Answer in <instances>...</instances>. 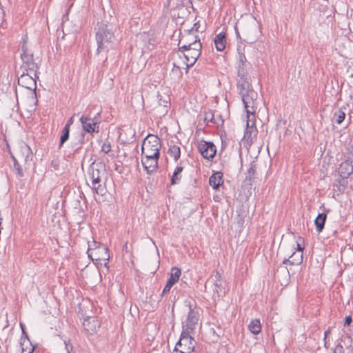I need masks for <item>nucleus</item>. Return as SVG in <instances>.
Listing matches in <instances>:
<instances>
[{"instance_id": "44", "label": "nucleus", "mask_w": 353, "mask_h": 353, "mask_svg": "<svg viewBox=\"0 0 353 353\" xmlns=\"http://www.w3.org/2000/svg\"><path fill=\"white\" fill-rule=\"evenodd\" d=\"M333 353H344L343 347L341 344H338L334 350Z\"/></svg>"}, {"instance_id": "34", "label": "nucleus", "mask_w": 353, "mask_h": 353, "mask_svg": "<svg viewBox=\"0 0 353 353\" xmlns=\"http://www.w3.org/2000/svg\"><path fill=\"white\" fill-rule=\"evenodd\" d=\"M203 121L207 124L209 122H211L212 123H216L214 118V114L211 110H209L204 112Z\"/></svg>"}, {"instance_id": "50", "label": "nucleus", "mask_w": 353, "mask_h": 353, "mask_svg": "<svg viewBox=\"0 0 353 353\" xmlns=\"http://www.w3.org/2000/svg\"><path fill=\"white\" fill-rule=\"evenodd\" d=\"M21 50H22V53L21 54H29L28 52V50H27V47H26V41L25 40H23V43L21 46Z\"/></svg>"}, {"instance_id": "29", "label": "nucleus", "mask_w": 353, "mask_h": 353, "mask_svg": "<svg viewBox=\"0 0 353 353\" xmlns=\"http://www.w3.org/2000/svg\"><path fill=\"white\" fill-rule=\"evenodd\" d=\"M168 153L174 158L175 161H177L181 157V149L179 146L175 145H170Z\"/></svg>"}, {"instance_id": "62", "label": "nucleus", "mask_w": 353, "mask_h": 353, "mask_svg": "<svg viewBox=\"0 0 353 353\" xmlns=\"http://www.w3.org/2000/svg\"><path fill=\"white\" fill-rule=\"evenodd\" d=\"M3 15L4 16L5 15V11L3 10Z\"/></svg>"}, {"instance_id": "8", "label": "nucleus", "mask_w": 353, "mask_h": 353, "mask_svg": "<svg viewBox=\"0 0 353 353\" xmlns=\"http://www.w3.org/2000/svg\"><path fill=\"white\" fill-rule=\"evenodd\" d=\"M21 58L23 61L21 70L24 72H32L34 73V76L39 78L38 70L39 69V66L34 61L33 54H21Z\"/></svg>"}, {"instance_id": "61", "label": "nucleus", "mask_w": 353, "mask_h": 353, "mask_svg": "<svg viewBox=\"0 0 353 353\" xmlns=\"http://www.w3.org/2000/svg\"><path fill=\"white\" fill-rule=\"evenodd\" d=\"M28 154H27V156H26V159H25V161H28Z\"/></svg>"}, {"instance_id": "38", "label": "nucleus", "mask_w": 353, "mask_h": 353, "mask_svg": "<svg viewBox=\"0 0 353 353\" xmlns=\"http://www.w3.org/2000/svg\"><path fill=\"white\" fill-rule=\"evenodd\" d=\"M111 150V143L108 140H106L101 146V151L108 154Z\"/></svg>"}, {"instance_id": "48", "label": "nucleus", "mask_w": 353, "mask_h": 353, "mask_svg": "<svg viewBox=\"0 0 353 353\" xmlns=\"http://www.w3.org/2000/svg\"><path fill=\"white\" fill-rule=\"evenodd\" d=\"M352 321V319L351 317V316H347L345 317V323H344V325L345 326H348L351 324Z\"/></svg>"}, {"instance_id": "54", "label": "nucleus", "mask_w": 353, "mask_h": 353, "mask_svg": "<svg viewBox=\"0 0 353 353\" xmlns=\"http://www.w3.org/2000/svg\"><path fill=\"white\" fill-rule=\"evenodd\" d=\"M290 261H291V259L289 257V259H284L283 261V264L289 263L290 265Z\"/></svg>"}, {"instance_id": "41", "label": "nucleus", "mask_w": 353, "mask_h": 353, "mask_svg": "<svg viewBox=\"0 0 353 353\" xmlns=\"http://www.w3.org/2000/svg\"><path fill=\"white\" fill-rule=\"evenodd\" d=\"M173 68L172 70V72H176L177 74H179L180 77L182 75V72L181 70V67L179 65H177L176 63L174 61L172 63Z\"/></svg>"}, {"instance_id": "63", "label": "nucleus", "mask_w": 353, "mask_h": 353, "mask_svg": "<svg viewBox=\"0 0 353 353\" xmlns=\"http://www.w3.org/2000/svg\"><path fill=\"white\" fill-rule=\"evenodd\" d=\"M176 353H180V350H179V351H178V350H177V351H176Z\"/></svg>"}, {"instance_id": "56", "label": "nucleus", "mask_w": 353, "mask_h": 353, "mask_svg": "<svg viewBox=\"0 0 353 353\" xmlns=\"http://www.w3.org/2000/svg\"><path fill=\"white\" fill-rule=\"evenodd\" d=\"M235 29H236V34L237 37H240L239 32L237 28H236Z\"/></svg>"}, {"instance_id": "2", "label": "nucleus", "mask_w": 353, "mask_h": 353, "mask_svg": "<svg viewBox=\"0 0 353 353\" xmlns=\"http://www.w3.org/2000/svg\"><path fill=\"white\" fill-rule=\"evenodd\" d=\"M201 48L202 45L198 37H195L193 41L187 42L180 46V49H183L185 52V54H183L184 61L195 63L201 54Z\"/></svg>"}, {"instance_id": "57", "label": "nucleus", "mask_w": 353, "mask_h": 353, "mask_svg": "<svg viewBox=\"0 0 353 353\" xmlns=\"http://www.w3.org/2000/svg\"><path fill=\"white\" fill-rule=\"evenodd\" d=\"M213 334H216V336H217L218 338H219V336H220L219 334L216 333V332H215L214 330L213 331Z\"/></svg>"}, {"instance_id": "31", "label": "nucleus", "mask_w": 353, "mask_h": 353, "mask_svg": "<svg viewBox=\"0 0 353 353\" xmlns=\"http://www.w3.org/2000/svg\"><path fill=\"white\" fill-rule=\"evenodd\" d=\"M345 118V113L342 110L341 108H339L334 112L333 115V120H334L337 124H341L344 121Z\"/></svg>"}, {"instance_id": "11", "label": "nucleus", "mask_w": 353, "mask_h": 353, "mask_svg": "<svg viewBox=\"0 0 353 353\" xmlns=\"http://www.w3.org/2000/svg\"><path fill=\"white\" fill-rule=\"evenodd\" d=\"M80 122L82 126L81 132H84L85 134L87 132L92 134L94 132H99V130L96 129V126L99 122L94 121V119H91L89 116L83 114L80 117Z\"/></svg>"}, {"instance_id": "53", "label": "nucleus", "mask_w": 353, "mask_h": 353, "mask_svg": "<svg viewBox=\"0 0 353 353\" xmlns=\"http://www.w3.org/2000/svg\"><path fill=\"white\" fill-rule=\"evenodd\" d=\"M296 250H297V252H299V253H302L303 254V251L304 250V247H303L300 243H297L296 244Z\"/></svg>"}, {"instance_id": "26", "label": "nucleus", "mask_w": 353, "mask_h": 353, "mask_svg": "<svg viewBox=\"0 0 353 353\" xmlns=\"http://www.w3.org/2000/svg\"><path fill=\"white\" fill-rule=\"evenodd\" d=\"M248 329L253 334H259L261 331V324L259 319H252L248 325Z\"/></svg>"}, {"instance_id": "52", "label": "nucleus", "mask_w": 353, "mask_h": 353, "mask_svg": "<svg viewBox=\"0 0 353 353\" xmlns=\"http://www.w3.org/2000/svg\"><path fill=\"white\" fill-rule=\"evenodd\" d=\"M339 183H340V185H336L338 190L341 191V192H343L345 188V185L342 184L340 180L339 181Z\"/></svg>"}, {"instance_id": "39", "label": "nucleus", "mask_w": 353, "mask_h": 353, "mask_svg": "<svg viewBox=\"0 0 353 353\" xmlns=\"http://www.w3.org/2000/svg\"><path fill=\"white\" fill-rule=\"evenodd\" d=\"M183 54H185V50H183V49H180V46H179L178 50L172 55L173 59L174 58L175 56H176L183 61L184 59Z\"/></svg>"}, {"instance_id": "58", "label": "nucleus", "mask_w": 353, "mask_h": 353, "mask_svg": "<svg viewBox=\"0 0 353 353\" xmlns=\"http://www.w3.org/2000/svg\"><path fill=\"white\" fill-rule=\"evenodd\" d=\"M332 232H333L334 235H336V234L337 233V230H334L332 231Z\"/></svg>"}, {"instance_id": "4", "label": "nucleus", "mask_w": 353, "mask_h": 353, "mask_svg": "<svg viewBox=\"0 0 353 353\" xmlns=\"http://www.w3.org/2000/svg\"><path fill=\"white\" fill-rule=\"evenodd\" d=\"M161 148L160 139L154 134H148L143 140L141 153H154L155 151L160 152Z\"/></svg>"}, {"instance_id": "59", "label": "nucleus", "mask_w": 353, "mask_h": 353, "mask_svg": "<svg viewBox=\"0 0 353 353\" xmlns=\"http://www.w3.org/2000/svg\"><path fill=\"white\" fill-rule=\"evenodd\" d=\"M27 152L28 153L30 152V148L29 147H28V148H27Z\"/></svg>"}, {"instance_id": "10", "label": "nucleus", "mask_w": 353, "mask_h": 353, "mask_svg": "<svg viewBox=\"0 0 353 353\" xmlns=\"http://www.w3.org/2000/svg\"><path fill=\"white\" fill-rule=\"evenodd\" d=\"M223 281L222 280L221 274L216 272V274L212 276V281H208L205 284V290H206L208 286L211 285L213 286V295L212 297L214 300L216 298H219L221 296V293L222 292Z\"/></svg>"}, {"instance_id": "1", "label": "nucleus", "mask_w": 353, "mask_h": 353, "mask_svg": "<svg viewBox=\"0 0 353 353\" xmlns=\"http://www.w3.org/2000/svg\"><path fill=\"white\" fill-rule=\"evenodd\" d=\"M114 29V25L104 21L98 22L95 28V39L97 45L96 54L102 58L103 65L106 64L109 52L115 48L116 39Z\"/></svg>"}, {"instance_id": "12", "label": "nucleus", "mask_w": 353, "mask_h": 353, "mask_svg": "<svg viewBox=\"0 0 353 353\" xmlns=\"http://www.w3.org/2000/svg\"><path fill=\"white\" fill-rule=\"evenodd\" d=\"M181 274V271L179 268L174 267L171 270L170 278L168 280L165 286L164 287L161 296L163 297L165 294H168L172 287L178 282L179 277Z\"/></svg>"}, {"instance_id": "20", "label": "nucleus", "mask_w": 353, "mask_h": 353, "mask_svg": "<svg viewBox=\"0 0 353 353\" xmlns=\"http://www.w3.org/2000/svg\"><path fill=\"white\" fill-rule=\"evenodd\" d=\"M92 189L97 194L103 195L105 193V185L101 182V177L92 178Z\"/></svg>"}, {"instance_id": "7", "label": "nucleus", "mask_w": 353, "mask_h": 353, "mask_svg": "<svg viewBox=\"0 0 353 353\" xmlns=\"http://www.w3.org/2000/svg\"><path fill=\"white\" fill-rule=\"evenodd\" d=\"M37 78L33 77L28 72L22 71V73L18 78V84L26 89L32 90L34 97H37Z\"/></svg>"}, {"instance_id": "24", "label": "nucleus", "mask_w": 353, "mask_h": 353, "mask_svg": "<svg viewBox=\"0 0 353 353\" xmlns=\"http://www.w3.org/2000/svg\"><path fill=\"white\" fill-rule=\"evenodd\" d=\"M197 314L194 312L191 305H190V311L188 312V315L187 317V324L186 326L188 329L194 330V325L197 323L198 321Z\"/></svg>"}, {"instance_id": "36", "label": "nucleus", "mask_w": 353, "mask_h": 353, "mask_svg": "<svg viewBox=\"0 0 353 353\" xmlns=\"http://www.w3.org/2000/svg\"><path fill=\"white\" fill-rule=\"evenodd\" d=\"M192 30L189 31L188 33V35L186 37H183L182 39L179 41V46L181 45V43L184 41V43L192 42L194 40L195 36L193 35L192 33ZM196 37H198L196 35Z\"/></svg>"}, {"instance_id": "17", "label": "nucleus", "mask_w": 353, "mask_h": 353, "mask_svg": "<svg viewBox=\"0 0 353 353\" xmlns=\"http://www.w3.org/2000/svg\"><path fill=\"white\" fill-rule=\"evenodd\" d=\"M238 78L237 88L239 90V94L244 93L245 92H248L252 89L249 81V74H245L244 77H238Z\"/></svg>"}, {"instance_id": "16", "label": "nucleus", "mask_w": 353, "mask_h": 353, "mask_svg": "<svg viewBox=\"0 0 353 353\" xmlns=\"http://www.w3.org/2000/svg\"><path fill=\"white\" fill-rule=\"evenodd\" d=\"M257 132L258 131L256 128L249 126V121H248L247 128L244 133L243 139L249 145H251L253 143L254 140L256 139Z\"/></svg>"}, {"instance_id": "22", "label": "nucleus", "mask_w": 353, "mask_h": 353, "mask_svg": "<svg viewBox=\"0 0 353 353\" xmlns=\"http://www.w3.org/2000/svg\"><path fill=\"white\" fill-rule=\"evenodd\" d=\"M214 42L217 51H223L226 45V34L223 32L219 33L216 35Z\"/></svg>"}, {"instance_id": "25", "label": "nucleus", "mask_w": 353, "mask_h": 353, "mask_svg": "<svg viewBox=\"0 0 353 353\" xmlns=\"http://www.w3.org/2000/svg\"><path fill=\"white\" fill-rule=\"evenodd\" d=\"M256 164L255 161H252L250 164V168H248L247 171V174L245 176V181L248 182L250 185H252V182L255 179V174H256Z\"/></svg>"}, {"instance_id": "49", "label": "nucleus", "mask_w": 353, "mask_h": 353, "mask_svg": "<svg viewBox=\"0 0 353 353\" xmlns=\"http://www.w3.org/2000/svg\"><path fill=\"white\" fill-rule=\"evenodd\" d=\"M182 63L186 65V72H188V69L192 67V65L195 63H191L190 61L185 62L184 60L182 61Z\"/></svg>"}, {"instance_id": "51", "label": "nucleus", "mask_w": 353, "mask_h": 353, "mask_svg": "<svg viewBox=\"0 0 353 353\" xmlns=\"http://www.w3.org/2000/svg\"><path fill=\"white\" fill-rule=\"evenodd\" d=\"M347 339L351 341V344L348 347L349 353H353V339L351 338V336H347Z\"/></svg>"}, {"instance_id": "35", "label": "nucleus", "mask_w": 353, "mask_h": 353, "mask_svg": "<svg viewBox=\"0 0 353 353\" xmlns=\"http://www.w3.org/2000/svg\"><path fill=\"white\" fill-rule=\"evenodd\" d=\"M141 156L144 158V160L159 159L160 152L157 150L154 153H141Z\"/></svg>"}, {"instance_id": "19", "label": "nucleus", "mask_w": 353, "mask_h": 353, "mask_svg": "<svg viewBox=\"0 0 353 353\" xmlns=\"http://www.w3.org/2000/svg\"><path fill=\"white\" fill-rule=\"evenodd\" d=\"M89 175L91 179L102 177V176L105 175V169L101 163H92L89 168Z\"/></svg>"}, {"instance_id": "43", "label": "nucleus", "mask_w": 353, "mask_h": 353, "mask_svg": "<svg viewBox=\"0 0 353 353\" xmlns=\"http://www.w3.org/2000/svg\"><path fill=\"white\" fill-rule=\"evenodd\" d=\"M64 343L68 353H72V350L73 349L72 345L70 343V341H65Z\"/></svg>"}, {"instance_id": "60", "label": "nucleus", "mask_w": 353, "mask_h": 353, "mask_svg": "<svg viewBox=\"0 0 353 353\" xmlns=\"http://www.w3.org/2000/svg\"><path fill=\"white\" fill-rule=\"evenodd\" d=\"M299 241H303V238H301V237H299Z\"/></svg>"}, {"instance_id": "55", "label": "nucleus", "mask_w": 353, "mask_h": 353, "mask_svg": "<svg viewBox=\"0 0 353 353\" xmlns=\"http://www.w3.org/2000/svg\"><path fill=\"white\" fill-rule=\"evenodd\" d=\"M330 330H326V331L324 332V340H325V339H326V338H327V335L330 334Z\"/></svg>"}, {"instance_id": "6", "label": "nucleus", "mask_w": 353, "mask_h": 353, "mask_svg": "<svg viewBox=\"0 0 353 353\" xmlns=\"http://www.w3.org/2000/svg\"><path fill=\"white\" fill-rule=\"evenodd\" d=\"M195 341L188 333V332L183 331L181 338L176 345L174 351H177V347H181V350H183L187 353H194L195 347Z\"/></svg>"}, {"instance_id": "3", "label": "nucleus", "mask_w": 353, "mask_h": 353, "mask_svg": "<svg viewBox=\"0 0 353 353\" xmlns=\"http://www.w3.org/2000/svg\"><path fill=\"white\" fill-rule=\"evenodd\" d=\"M89 258L92 261H96L97 264H102L107 267L108 261L110 259L109 250L106 245H98V248H91L87 250Z\"/></svg>"}, {"instance_id": "23", "label": "nucleus", "mask_w": 353, "mask_h": 353, "mask_svg": "<svg viewBox=\"0 0 353 353\" xmlns=\"http://www.w3.org/2000/svg\"><path fill=\"white\" fill-rule=\"evenodd\" d=\"M326 219V212H322L318 214V216L314 220V225L317 232L320 233L323 230Z\"/></svg>"}, {"instance_id": "40", "label": "nucleus", "mask_w": 353, "mask_h": 353, "mask_svg": "<svg viewBox=\"0 0 353 353\" xmlns=\"http://www.w3.org/2000/svg\"><path fill=\"white\" fill-rule=\"evenodd\" d=\"M169 103L168 101L167 100H163L162 102H161V99H159V104L160 106H163V112L164 114H167L168 110V104Z\"/></svg>"}, {"instance_id": "13", "label": "nucleus", "mask_w": 353, "mask_h": 353, "mask_svg": "<svg viewBox=\"0 0 353 353\" xmlns=\"http://www.w3.org/2000/svg\"><path fill=\"white\" fill-rule=\"evenodd\" d=\"M238 77H244L249 74V71L252 69V65L247 61L245 55L243 53H239L238 63Z\"/></svg>"}, {"instance_id": "33", "label": "nucleus", "mask_w": 353, "mask_h": 353, "mask_svg": "<svg viewBox=\"0 0 353 353\" xmlns=\"http://www.w3.org/2000/svg\"><path fill=\"white\" fill-rule=\"evenodd\" d=\"M327 6H320L319 10L317 12H323L322 19L319 20V24H321L322 23H324L325 21V19H327L331 14L330 13L327 12Z\"/></svg>"}, {"instance_id": "9", "label": "nucleus", "mask_w": 353, "mask_h": 353, "mask_svg": "<svg viewBox=\"0 0 353 353\" xmlns=\"http://www.w3.org/2000/svg\"><path fill=\"white\" fill-rule=\"evenodd\" d=\"M201 156L208 160L212 159L216 154V145L211 141L202 140L197 146Z\"/></svg>"}, {"instance_id": "37", "label": "nucleus", "mask_w": 353, "mask_h": 353, "mask_svg": "<svg viewBox=\"0 0 353 353\" xmlns=\"http://www.w3.org/2000/svg\"><path fill=\"white\" fill-rule=\"evenodd\" d=\"M20 326H21V331H22V336H21V345L23 346V342L25 341L26 339L27 340H29V338H28V334L26 331V328H25V325L23 323H20Z\"/></svg>"}, {"instance_id": "28", "label": "nucleus", "mask_w": 353, "mask_h": 353, "mask_svg": "<svg viewBox=\"0 0 353 353\" xmlns=\"http://www.w3.org/2000/svg\"><path fill=\"white\" fill-rule=\"evenodd\" d=\"M70 130V129L68 128V126H64L62 129L59 139V148H62L63 144L69 139Z\"/></svg>"}, {"instance_id": "21", "label": "nucleus", "mask_w": 353, "mask_h": 353, "mask_svg": "<svg viewBox=\"0 0 353 353\" xmlns=\"http://www.w3.org/2000/svg\"><path fill=\"white\" fill-rule=\"evenodd\" d=\"M209 183L213 189L217 190L223 183L222 172L214 173L209 179Z\"/></svg>"}, {"instance_id": "5", "label": "nucleus", "mask_w": 353, "mask_h": 353, "mask_svg": "<svg viewBox=\"0 0 353 353\" xmlns=\"http://www.w3.org/2000/svg\"><path fill=\"white\" fill-rule=\"evenodd\" d=\"M240 95L248 115L253 114L256 108L255 101L257 99V93L252 89L244 93H240Z\"/></svg>"}, {"instance_id": "45", "label": "nucleus", "mask_w": 353, "mask_h": 353, "mask_svg": "<svg viewBox=\"0 0 353 353\" xmlns=\"http://www.w3.org/2000/svg\"><path fill=\"white\" fill-rule=\"evenodd\" d=\"M98 245H103L102 243L92 241L91 243H88V249H90L91 248H98Z\"/></svg>"}, {"instance_id": "18", "label": "nucleus", "mask_w": 353, "mask_h": 353, "mask_svg": "<svg viewBox=\"0 0 353 353\" xmlns=\"http://www.w3.org/2000/svg\"><path fill=\"white\" fill-rule=\"evenodd\" d=\"M158 161L159 159L144 160L143 157L141 158L142 165L148 174L156 172L158 168Z\"/></svg>"}, {"instance_id": "32", "label": "nucleus", "mask_w": 353, "mask_h": 353, "mask_svg": "<svg viewBox=\"0 0 353 353\" xmlns=\"http://www.w3.org/2000/svg\"><path fill=\"white\" fill-rule=\"evenodd\" d=\"M11 159L13 161V168L17 172V175L19 177H23L24 176L23 170L21 165L19 163L17 158L11 154Z\"/></svg>"}, {"instance_id": "46", "label": "nucleus", "mask_w": 353, "mask_h": 353, "mask_svg": "<svg viewBox=\"0 0 353 353\" xmlns=\"http://www.w3.org/2000/svg\"><path fill=\"white\" fill-rule=\"evenodd\" d=\"M74 121V116H72L67 121L65 126H68V128L70 129V126L73 124Z\"/></svg>"}, {"instance_id": "15", "label": "nucleus", "mask_w": 353, "mask_h": 353, "mask_svg": "<svg viewBox=\"0 0 353 353\" xmlns=\"http://www.w3.org/2000/svg\"><path fill=\"white\" fill-rule=\"evenodd\" d=\"M339 173L343 179H347L353 173L352 162L350 160L342 162L339 168Z\"/></svg>"}, {"instance_id": "27", "label": "nucleus", "mask_w": 353, "mask_h": 353, "mask_svg": "<svg viewBox=\"0 0 353 353\" xmlns=\"http://www.w3.org/2000/svg\"><path fill=\"white\" fill-rule=\"evenodd\" d=\"M183 170V167L181 165H177L173 172V174L170 179V184L171 185H176L179 183V181L181 179V173L182 172Z\"/></svg>"}, {"instance_id": "14", "label": "nucleus", "mask_w": 353, "mask_h": 353, "mask_svg": "<svg viewBox=\"0 0 353 353\" xmlns=\"http://www.w3.org/2000/svg\"><path fill=\"white\" fill-rule=\"evenodd\" d=\"M85 139V134L84 132H78L72 135L70 148L73 154L77 153L82 148Z\"/></svg>"}, {"instance_id": "30", "label": "nucleus", "mask_w": 353, "mask_h": 353, "mask_svg": "<svg viewBox=\"0 0 353 353\" xmlns=\"http://www.w3.org/2000/svg\"><path fill=\"white\" fill-rule=\"evenodd\" d=\"M291 259L290 265H300L303 262V254L294 252L290 256Z\"/></svg>"}, {"instance_id": "47", "label": "nucleus", "mask_w": 353, "mask_h": 353, "mask_svg": "<svg viewBox=\"0 0 353 353\" xmlns=\"http://www.w3.org/2000/svg\"><path fill=\"white\" fill-rule=\"evenodd\" d=\"M312 16L314 17L318 18L317 21H319V20H321L322 19L323 12H317V10H315Z\"/></svg>"}, {"instance_id": "42", "label": "nucleus", "mask_w": 353, "mask_h": 353, "mask_svg": "<svg viewBox=\"0 0 353 353\" xmlns=\"http://www.w3.org/2000/svg\"><path fill=\"white\" fill-rule=\"evenodd\" d=\"M51 166L54 169V170H59L60 167L59 160L57 159L52 160Z\"/></svg>"}]
</instances>
